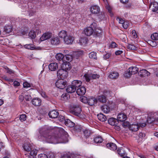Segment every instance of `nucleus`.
<instances>
[{
    "instance_id": "20e7f679",
    "label": "nucleus",
    "mask_w": 158,
    "mask_h": 158,
    "mask_svg": "<svg viewBox=\"0 0 158 158\" xmlns=\"http://www.w3.org/2000/svg\"><path fill=\"white\" fill-rule=\"evenodd\" d=\"M68 75V71L62 69H59L57 72V76L58 78L63 80L66 78Z\"/></svg>"
},
{
    "instance_id": "c756f323",
    "label": "nucleus",
    "mask_w": 158,
    "mask_h": 158,
    "mask_svg": "<svg viewBox=\"0 0 158 158\" xmlns=\"http://www.w3.org/2000/svg\"><path fill=\"white\" fill-rule=\"evenodd\" d=\"M97 117L98 119L102 122H104L107 119L106 116L102 114L101 113L98 114Z\"/></svg>"
},
{
    "instance_id": "774afa93",
    "label": "nucleus",
    "mask_w": 158,
    "mask_h": 158,
    "mask_svg": "<svg viewBox=\"0 0 158 158\" xmlns=\"http://www.w3.org/2000/svg\"><path fill=\"white\" fill-rule=\"evenodd\" d=\"M74 56L76 59H78L79 58V53L78 52H76L74 54Z\"/></svg>"
},
{
    "instance_id": "69168bd1",
    "label": "nucleus",
    "mask_w": 158,
    "mask_h": 158,
    "mask_svg": "<svg viewBox=\"0 0 158 158\" xmlns=\"http://www.w3.org/2000/svg\"><path fill=\"white\" fill-rule=\"evenodd\" d=\"M48 156V158H55V156L53 153H49Z\"/></svg>"
},
{
    "instance_id": "338daca9",
    "label": "nucleus",
    "mask_w": 158,
    "mask_h": 158,
    "mask_svg": "<svg viewBox=\"0 0 158 158\" xmlns=\"http://www.w3.org/2000/svg\"><path fill=\"white\" fill-rule=\"evenodd\" d=\"M64 116L61 115H60L58 117L59 120L61 122H62L64 120Z\"/></svg>"
},
{
    "instance_id": "1a4fd4ad",
    "label": "nucleus",
    "mask_w": 158,
    "mask_h": 158,
    "mask_svg": "<svg viewBox=\"0 0 158 158\" xmlns=\"http://www.w3.org/2000/svg\"><path fill=\"white\" fill-rule=\"evenodd\" d=\"M78 88H75L71 85L68 86L66 89L67 92L69 93H73L76 90V93L78 95H79V92L78 91Z\"/></svg>"
},
{
    "instance_id": "f704fd0d",
    "label": "nucleus",
    "mask_w": 158,
    "mask_h": 158,
    "mask_svg": "<svg viewBox=\"0 0 158 158\" xmlns=\"http://www.w3.org/2000/svg\"><path fill=\"white\" fill-rule=\"evenodd\" d=\"M98 100L100 102L105 103L106 101V98L105 96L101 95L98 97Z\"/></svg>"
},
{
    "instance_id": "052dcab7",
    "label": "nucleus",
    "mask_w": 158,
    "mask_h": 158,
    "mask_svg": "<svg viewBox=\"0 0 158 158\" xmlns=\"http://www.w3.org/2000/svg\"><path fill=\"white\" fill-rule=\"evenodd\" d=\"M110 56V54L109 53H106L103 56V58L105 60H106L109 58Z\"/></svg>"
},
{
    "instance_id": "4c0bfd02",
    "label": "nucleus",
    "mask_w": 158,
    "mask_h": 158,
    "mask_svg": "<svg viewBox=\"0 0 158 158\" xmlns=\"http://www.w3.org/2000/svg\"><path fill=\"white\" fill-rule=\"evenodd\" d=\"M64 57L63 55L61 53H58L56 56V59L59 61L62 60Z\"/></svg>"
},
{
    "instance_id": "5701e85b",
    "label": "nucleus",
    "mask_w": 158,
    "mask_h": 158,
    "mask_svg": "<svg viewBox=\"0 0 158 158\" xmlns=\"http://www.w3.org/2000/svg\"><path fill=\"white\" fill-rule=\"evenodd\" d=\"M32 146L29 143H25L23 146L24 150L27 152H29L31 150Z\"/></svg>"
},
{
    "instance_id": "7c9ffc66",
    "label": "nucleus",
    "mask_w": 158,
    "mask_h": 158,
    "mask_svg": "<svg viewBox=\"0 0 158 158\" xmlns=\"http://www.w3.org/2000/svg\"><path fill=\"white\" fill-rule=\"evenodd\" d=\"M67 31H61L58 34L60 37L64 39L67 36Z\"/></svg>"
},
{
    "instance_id": "13d9d810",
    "label": "nucleus",
    "mask_w": 158,
    "mask_h": 158,
    "mask_svg": "<svg viewBox=\"0 0 158 158\" xmlns=\"http://www.w3.org/2000/svg\"><path fill=\"white\" fill-rule=\"evenodd\" d=\"M38 158H48V156L44 154H41L38 156Z\"/></svg>"
},
{
    "instance_id": "8fccbe9b",
    "label": "nucleus",
    "mask_w": 158,
    "mask_h": 158,
    "mask_svg": "<svg viewBox=\"0 0 158 158\" xmlns=\"http://www.w3.org/2000/svg\"><path fill=\"white\" fill-rule=\"evenodd\" d=\"M66 59L69 61H71L73 59V56L70 55H66L65 56Z\"/></svg>"
},
{
    "instance_id": "f8f14e48",
    "label": "nucleus",
    "mask_w": 158,
    "mask_h": 158,
    "mask_svg": "<svg viewBox=\"0 0 158 158\" xmlns=\"http://www.w3.org/2000/svg\"><path fill=\"white\" fill-rule=\"evenodd\" d=\"M59 114V112L55 110L50 111L48 113V115L49 117L53 118H57L58 117Z\"/></svg>"
},
{
    "instance_id": "a18cd8bd",
    "label": "nucleus",
    "mask_w": 158,
    "mask_h": 158,
    "mask_svg": "<svg viewBox=\"0 0 158 158\" xmlns=\"http://www.w3.org/2000/svg\"><path fill=\"white\" fill-rule=\"evenodd\" d=\"M24 47L25 48L31 50H34L35 48L33 46V45L31 44H27L24 45Z\"/></svg>"
},
{
    "instance_id": "412c9836",
    "label": "nucleus",
    "mask_w": 158,
    "mask_h": 158,
    "mask_svg": "<svg viewBox=\"0 0 158 158\" xmlns=\"http://www.w3.org/2000/svg\"><path fill=\"white\" fill-rule=\"evenodd\" d=\"M108 123L109 124L112 126L116 125L118 123L117 119L113 118L109 119Z\"/></svg>"
},
{
    "instance_id": "473e14b6",
    "label": "nucleus",
    "mask_w": 158,
    "mask_h": 158,
    "mask_svg": "<svg viewBox=\"0 0 158 158\" xmlns=\"http://www.w3.org/2000/svg\"><path fill=\"white\" fill-rule=\"evenodd\" d=\"M86 91V89L84 87L80 86V96L84 95Z\"/></svg>"
},
{
    "instance_id": "bb28decb",
    "label": "nucleus",
    "mask_w": 158,
    "mask_h": 158,
    "mask_svg": "<svg viewBox=\"0 0 158 158\" xmlns=\"http://www.w3.org/2000/svg\"><path fill=\"white\" fill-rule=\"evenodd\" d=\"M65 125L68 127H73L74 125V123L72 122L69 119H66L64 122Z\"/></svg>"
},
{
    "instance_id": "ddd939ff",
    "label": "nucleus",
    "mask_w": 158,
    "mask_h": 158,
    "mask_svg": "<svg viewBox=\"0 0 158 158\" xmlns=\"http://www.w3.org/2000/svg\"><path fill=\"white\" fill-rule=\"evenodd\" d=\"M139 126L137 123L131 124L129 127V129L133 131H136L138 130Z\"/></svg>"
},
{
    "instance_id": "423d86ee",
    "label": "nucleus",
    "mask_w": 158,
    "mask_h": 158,
    "mask_svg": "<svg viewBox=\"0 0 158 158\" xmlns=\"http://www.w3.org/2000/svg\"><path fill=\"white\" fill-rule=\"evenodd\" d=\"M86 81L89 82L92 79H97L99 78V76L96 74H85L84 75Z\"/></svg>"
},
{
    "instance_id": "f3484780",
    "label": "nucleus",
    "mask_w": 158,
    "mask_h": 158,
    "mask_svg": "<svg viewBox=\"0 0 158 158\" xmlns=\"http://www.w3.org/2000/svg\"><path fill=\"white\" fill-rule=\"evenodd\" d=\"M127 118V116L124 114L120 113L117 116L118 120L121 122L125 121L126 120Z\"/></svg>"
},
{
    "instance_id": "6e6552de",
    "label": "nucleus",
    "mask_w": 158,
    "mask_h": 158,
    "mask_svg": "<svg viewBox=\"0 0 158 158\" xmlns=\"http://www.w3.org/2000/svg\"><path fill=\"white\" fill-rule=\"evenodd\" d=\"M90 10L92 14H97L100 12V8L98 5H94L90 7Z\"/></svg>"
},
{
    "instance_id": "6e6d98bb",
    "label": "nucleus",
    "mask_w": 158,
    "mask_h": 158,
    "mask_svg": "<svg viewBox=\"0 0 158 158\" xmlns=\"http://www.w3.org/2000/svg\"><path fill=\"white\" fill-rule=\"evenodd\" d=\"M130 73V72H129V71L128 70L127 72H126L124 73V76L127 78H129L131 75V74Z\"/></svg>"
},
{
    "instance_id": "bf43d9fd",
    "label": "nucleus",
    "mask_w": 158,
    "mask_h": 158,
    "mask_svg": "<svg viewBox=\"0 0 158 158\" xmlns=\"http://www.w3.org/2000/svg\"><path fill=\"white\" fill-rule=\"evenodd\" d=\"M23 86L24 88H28L31 87V85L29 83H28L27 82H25L23 83Z\"/></svg>"
},
{
    "instance_id": "a19ab883",
    "label": "nucleus",
    "mask_w": 158,
    "mask_h": 158,
    "mask_svg": "<svg viewBox=\"0 0 158 158\" xmlns=\"http://www.w3.org/2000/svg\"><path fill=\"white\" fill-rule=\"evenodd\" d=\"M12 28L10 26H6L4 28V31L7 33H9L12 31Z\"/></svg>"
},
{
    "instance_id": "49530a36",
    "label": "nucleus",
    "mask_w": 158,
    "mask_h": 158,
    "mask_svg": "<svg viewBox=\"0 0 158 158\" xmlns=\"http://www.w3.org/2000/svg\"><path fill=\"white\" fill-rule=\"evenodd\" d=\"M37 153V151L35 149H34L32 150L30 153V155L33 157V158H34V157L35 156Z\"/></svg>"
},
{
    "instance_id": "5fc2aeb1",
    "label": "nucleus",
    "mask_w": 158,
    "mask_h": 158,
    "mask_svg": "<svg viewBox=\"0 0 158 158\" xmlns=\"http://www.w3.org/2000/svg\"><path fill=\"white\" fill-rule=\"evenodd\" d=\"M154 118L152 117H148L147 119V121L149 123H151L154 121Z\"/></svg>"
},
{
    "instance_id": "e433bc0d",
    "label": "nucleus",
    "mask_w": 158,
    "mask_h": 158,
    "mask_svg": "<svg viewBox=\"0 0 158 158\" xmlns=\"http://www.w3.org/2000/svg\"><path fill=\"white\" fill-rule=\"evenodd\" d=\"M127 48L130 50H135L137 49V47L133 44H129L127 46Z\"/></svg>"
},
{
    "instance_id": "9d476101",
    "label": "nucleus",
    "mask_w": 158,
    "mask_h": 158,
    "mask_svg": "<svg viewBox=\"0 0 158 158\" xmlns=\"http://www.w3.org/2000/svg\"><path fill=\"white\" fill-rule=\"evenodd\" d=\"M52 36V33L49 32H46L40 38L41 41H43L49 39Z\"/></svg>"
},
{
    "instance_id": "58836bf2",
    "label": "nucleus",
    "mask_w": 158,
    "mask_h": 158,
    "mask_svg": "<svg viewBox=\"0 0 158 158\" xmlns=\"http://www.w3.org/2000/svg\"><path fill=\"white\" fill-rule=\"evenodd\" d=\"M96 54V53L94 52H91L89 54V57L90 58L97 60V57Z\"/></svg>"
},
{
    "instance_id": "2eb2a0df",
    "label": "nucleus",
    "mask_w": 158,
    "mask_h": 158,
    "mask_svg": "<svg viewBox=\"0 0 158 158\" xmlns=\"http://www.w3.org/2000/svg\"><path fill=\"white\" fill-rule=\"evenodd\" d=\"M106 146L108 149L113 151L116 150L117 148L116 145L113 143H107L106 145Z\"/></svg>"
},
{
    "instance_id": "6ab92c4d",
    "label": "nucleus",
    "mask_w": 158,
    "mask_h": 158,
    "mask_svg": "<svg viewBox=\"0 0 158 158\" xmlns=\"http://www.w3.org/2000/svg\"><path fill=\"white\" fill-rule=\"evenodd\" d=\"M150 8L153 12H156L158 10V3L154 2L152 3L150 6Z\"/></svg>"
},
{
    "instance_id": "cd10ccee",
    "label": "nucleus",
    "mask_w": 158,
    "mask_h": 158,
    "mask_svg": "<svg viewBox=\"0 0 158 158\" xmlns=\"http://www.w3.org/2000/svg\"><path fill=\"white\" fill-rule=\"evenodd\" d=\"M101 109L105 113H108L110 111V108L108 106L104 105L101 107Z\"/></svg>"
},
{
    "instance_id": "864d4df0",
    "label": "nucleus",
    "mask_w": 158,
    "mask_h": 158,
    "mask_svg": "<svg viewBox=\"0 0 158 158\" xmlns=\"http://www.w3.org/2000/svg\"><path fill=\"white\" fill-rule=\"evenodd\" d=\"M86 116L85 114L82 113H81L80 112V119H81L84 121L85 119Z\"/></svg>"
},
{
    "instance_id": "2f4dec72",
    "label": "nucleus",
    "mask_w": 158,
    "mask_h": 158,
    "mask_svg": "<svg viewBox=\"0 0 158 158\" xmlns=\"http://www.w3.org/2000/svg\"><path fill=\"white\" fill-rule=\"evenodd\" d=\"M87 39L86 37L81 38L80 40V44L85 46L87 43Z\"/></svg>"
},
{
    "instance_id": "0eeeda50",
    "label": "nucleus",
    "mask_w": 158,
    "mask_h": 158,
    "mask_svg": "<svg viewBox=\"0 0 158 158\" xmlns=\"http://www.w3.org/2000/svg\"><path fill=\"white\" fill-rule=\"evenodd\" d=\"M61 69L68 71L70 70L72 67L69 62L63 61L61 65Z\"/></svg>"
},
{
    "instance_id": "4be33fe9",
    "label": "nucleus",
    "mask_w": 158,
    "mask_h": 158,
    "mask_svg": "<svg viewBox=\"0 0 158 158\" xmlns=\"http://www.w3.org/2000/svg\"><path fill=\"white\" fill-rule=\"evenodd\" d=\"M102 31L100 27H97L94 28V35H95L97 36H99L101 35Z\"/></svg>"
},
{
    "instance_id": "f257e3e1",
    "label": "nucleus",
    "mask_w": 158,
    "mask_h": 158,
    "mask_svg": "<svg viewBox=\"0 0 158 158\" xmlns=\"http://www.w3.org/2000/svg\"><path fill=\"white\" fill-rule=\"evenodd\" d=\"M39 132L46 141L50 143L56 144L68 142L67 133L62 128L56 127L51 132L40 130Z\"/></svg>"
},
{
    "instance_id": "dca6fc26",
    "label": "nucleus",
    "mask_w": 158,
    "mask_h": 158,
    "mask_svg": "<svg viewBox=\"0 0 158 158\" xmlns=\"http://www.w3.org/2000/svg\"><path fill=\"white\" fill-rule=\"evenodd\" d=\"M119 76L118 73L116 71L111 72L109 75V77L111 79H116Z\"/></svg>"
},
{
    "instance_id": "de8ad7c7",
    "label": "nucleus",
    "mask_w": 158,
    "mask_h": 158,
    "mask_svg": "<svg viewBox=\"0 0 158 158\" xmlns=\"http://www.w3.org/2000/svg\"><path fill=\"white\" fill-rule=\"evenodd\" d=\"M61 158H71V154L69 153H64L61 155Z\"/></svg>"
},
{
    "instance_id": "72a5a7b5",
    "label": "nucleus",
    "mask_w": 158,
    "mask_h": 158,
    "mask_svg": "<svg viewBox=\"0 0 158 158\" xmlns=\"http://www.w3.org/2000/svg\"><path fill=\"white\" fill-rule=\"evenodd\" d=\"M71 85L75 88L78 89L79 87V82L78 80H75L73 81L71 84Z\"/></svg>"
},
{
    "instance_id": "393cba45",
    "label": "nucleus",
    "mask_w": 158,
    "mask_h": 158,
    "mask_svg": "<svg viewBox=\"0 0 158 158\" xmlns=\"http://www.w3.org/2000/svg\"><path fill=\"white\" fill-rule=\"evenodd\" d=\"M51 44L52 45H57L60 44V40L58 38L54 37L51 39Z\"/></svg>"
},
{
    "instance_id": "c85d7f7f",
    "label": "nucleus",
    "mask_w": 158,
    "mask_h": 158,
    "mask_svg": "<svg viewBox=\"0 0 158 158\" xmlns=\"http://www.w3.org/2000/svg\"><path fill=\"white\" fill-rule=\"evenodd\" d=\"M141 76L144 77L145 76H148L150 75V73L145 69H143L139 71Z\"/></svg>"
},
{
    "instance_id": "b1692460",
    "label": "nucleus",
    "mask_w": 158,
    "mask_h": 158,
    "mask_svg": "<svg viewBox=\"0 0 158 158\" xmlns=\"http://www.w3.org/2000/svg\"><path fill=\"white\" fill-rule=\"evenodd\" d=\"M94 141L96 143H101L103 142L102 137L100 135H97L94 138Z\"/></svg>"
},
{
    "instance_id": "4468645a",
    "label": "nucleus",
    "mask_w": 158,
    "mask_h": 158,
    "mask_svg": "<svg viewBox=\"0 0 158 158\" xmlns=\"http://www.w3.org/2000/svg\"><path fill=\"white\" fill-rule=\"evenodd\" d=\"M97 102V100L95 98L91 97L88 100L87 103L90 106H92L96 104Z\"/></svg>"
},
{
    "instance_id": "f03ea898",
    "label": "nucleus",
    "mask_w": 158,
    "mask_h": 158,
    "mask_svg": "<svg viewBox=\"0 0 158 158\" xmlns=\"http://www.w3.org/2000/svg\"><path fill=\"white\" fill-rule=\"evenodd\" d=\"M80 132L81 134H83V136H81V138L84 141H86V139L88 138L91 134L90 130L83 126L80 125Z\"/></svg>"
},
{
    "instance_id": "9b49d317",
    "label": "nucleus",
    "mask_w": 158,
    "mask_h": 158,
    "mask_svg": "<svg viewBox=\"0 0 158 158\" xmlns=\"http://www.w3.org/2000/svg\"><path fill=\"white\" fill-rule=\"evenodd\" d=\"M32 104L36 106H39L41 105L42 101L39 98H34L31 101Z\"/></svg>"
},
{
    "instance_id": "09e8293b",
    "label": "nucleus",
    "mask_w": 158,
    "mask_h": 158,
    "mask_svg": "<svg viewBox=\"0 0 158 158\" xmlns=\"http://www.w3.org/2000/svg\"><path fill=\"white\" fill-rule=\"evenodd\" d=\"M27 116L25 114H22L20 115L19 119L22 122L24 121L26 119Z\"/></svg>"
},
{
    "instance_id": "0e129e2a",
    "label": "nucleus",
    "mask_w": 158,
    "mask_h": 158,
    "mask_svg": "<svg viewBox=\"0 0 158 158\" xmlns=\"http://www.w3.org/2000/svg\"><path fill=\"white\" fill-rule=\"evenodd\" d=\"M24 94L23 93H22V94L20 95L19 96V99L21 102H22L24 100Z\"/></svg>"
},
{
    "instance_id": "4d7b16f0",
    "label": "nucleus",
    "mask_w": 158,
    "mask_h": 158,
    "mask_svg": "<svg viewBox=\"0 0 158 158\" xmlns=\"http://www.w3.org/2000/svg\"><path fill=\"white\" fill-rule=\"evenodd\" d=\"M27 94L26 93V94H25L24 96V98L26 101H29L31 99V97L30 95Z\"/></svg>"
},
{
    "instance_id": "c03bdc74",
    "label": "nucleus",
    "mask_w": 158,
    "mask_h": 158,
    "mask_svg": "<svg viewBox=\"0 0 158 158\" xmlns=\"http://www.w3.org/2000/svg\"><path fill=\"white\" fill-rule=\"evenodd\" d=\"M80 101L84 103H86L88 102L87 98L85 96L80 97Z\"/></svg>"
},
{
    "instance_id": "37998d69",
    "label": "nucleus",
    "mask_w": 158,
    "mask_h": 158,
    "mask_svg": "<svg viewBox=\"0 0 158 158\" xmlns=\"http://www.w3.org/2000/svg\"><path fill=\"white\" fill-rule=\"evenodd\" d=\"M151 38L153 40H158V33H154L151 35Z\"/></svg>"
},
{
    "instance_id": "79ce46f5",
    "label": "nucleus",
    "mask_w": 158,
    "mask_h": 158,
    "mask_svg": "<svg viewBox=\"0 0 158 158\" xmlns=\"http://www.w3.org/2000/svg\"><path fill=\"white\" fill-rule=\"evenodd\" d=\"M29 36L32 39H34L36 37L35 32L33 31H31L29 33Z\"/></svg>"
},
{
    "instance_id": "c9c22d12",
    "label": "nucleus",
    "mask_w": 158,
    "mask_h": 158,
    "mask_svg": "<svg viewBox=\"0 0 158 158\" xmlns=\"http://www.w3.org/2000/svg\"><path fill=\"white\" fill-rule=\"evenodd\" d=\"M117 152L121 156H123L125 155V152L122 148H118Z\"/></svg>"
},
{
    "instance_id": "e2e57ef3",
    "label": "nucleus",
    "mask_w": 158,
    "mask_h": 158,
    "mask_svg": "<svg viewBox=\"0 0 158 158\" xmlns=\"http://www.w3.org/2000/svg\"><path fill=\"white\" fill-rule=\"evenodd\" d=\"M77 109V108H75L73 109L72 111V113L75 115L78 116L79 115V113L76 111V110Z\"/></svg>"
},
{
    "instance_id": "3c124183",
    "label": "nucleus",
    "mask_w": 158,
    "mask_h": 158,
    "mask_svg": "<svg viewBox=\"0 0 158 158\" xmlns=\"http://www.w3.org/2000/svg\"><path fill=\"white\" fill-rule=\"evenodd\" d=\"M149 44L152 47H156L157 45V43L155 41L151 40L149 41Z\"/></svg>"
},
{
    "instance_id": "a211bd4d",
    "label": "nucleus",
    "mask_w": 158,
    "mask_h": 158,
    "mask_svg": "<svg viewBox=\"0 0 158 158\" xmlns=\"http://www.w3.org/2000/svg\"><path fill=\"white\" fill-rule=\"evenodd\" d=\"M58 64L56 63H52L49 65L48 68L51 71H54L58 68Z\"/></svg>"
},
{
    "instance_id": "680f3d73",
    "label": "nucleus",
    "mask_w": 158,
    "mask_h": 158,
    "mask_svg": "<svg viewBox=\"0 0 158 158\" xmlns=\"http://www.w3.org/2000/svg\"><path fill=\"white\" fill-rule=\"evenodd\" d=\"M132 35L134 38H136L137 37V35L135 30H133L132 31Z\"/></svg>"
},
{
    "instance_id": "ea45409f",
    "label": "nucleus",
    "mask_w": 158,
    "mask_h": 158,
    "mask_svg": "<svg viewBox=\"0 0 158 158\" xmlns=\"http://www.w3.org/2000/svg\"><path fill=\"white\" fill-rule=\"evenodd\" d=\"M69 97V95L67 94H64L61 95V99L64 101L67 100Z\"/></svg>"
},
{
    "instance_id": "603ef678",
    "label": "nucleus",
    "mask_w": 158,
    "mask_h": 158,
    "mask_svg": "<svg viewBox=\"0 0 158 158\" xmlns=\"http://www.w3.org/2000/svg\"><path fill=\"white\" fill-rule=\"evenodd\" d=\"M129 25V23L128 21H124L123 25V28L125 29L127 28Z\"/></svg>"
},
{
    "instance_id": "7ed1b4c3",
    "label": "nucleus",
    "mask_w": 158,
    "mask_h": 158,
    "mask_svg": "<svg viewBox=\"0 0 158 158\" xmlns=\"http://www.w3.org/2000/svg\"><path fill=\"white\" fill-rule=\"evenodd\" d=\"M97 26V24L95 22H93L89 27H86L83 31L85 34L87 36H90L94 32V28Z\"/></svg>"
},
{
    "instance_id": "a878e982",
    "label": "nucleus",
    "mask_w": 158,
    "mask_h": 158,
    "mask_svg": "<svg viewBox=\"0 0 158 158\" xmlns=\"http://www.w3.org/2000/svg\"><path fill=\"white\" fill-rule=\"evenodd\" d=\"M73 40V38L71 36H66L64 38L65 42L67 44H71Z\"/></svg>"
},
{
    "instance_id": "aec40b11",
    "label": "nucleus",
    "mask_w": 158,
    "mask_h": 158,
    "mask_svg": "<svg viewBox=\"0 0 158 158\" xmlns=\"http://www.w3.org/2000/svg\"><path fill=\"white\" fill-rule=\"evenodd\" d=\"M131 75L135 74L138 71V69L136 67H131L128 70Z\"/></svg>"
},
{
    "instance_id": "39448f33",
    "label": "nucleus",
    "mask_w": 158,
    "mask_h": 158,
    "mask_svg": "<svg viewBox=\"0 0 158 158\" xmlns=\"http://www.w3.org/2000/svg\"><path fill=\"white\" fill-rule=\"evenodd\" d=\"M67 85V82L63 80L60 79L57 81L56 83V86L60 89H64Z\"/></svg>"
}]
</instances>
